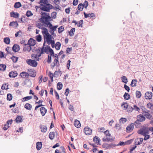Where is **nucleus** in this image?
Returning <instances> with one entry per match:
<instances>
[{
	"label": "nucleus",
	"instance_id": "obj_41",
	"mask_svg": "<svg viewBox=\"0 0 153 153\" xmlns=\"http://www.w3.org/2000/svg\"><path fill=\"white\" fill-rule=\"evenodd\" d=\"M75 30V29H71L70 31L68 32L69 33V35L70 36H72L74 35Z\"/></svg>",
	"mask_w": 153,
	"mask_h": 153
},
{
	"label": "nucleus",
	"instance_id": "obj_13",
	"mask_svg": "<svg viewBox=\"0 0 153 153\" xmlns=\"http://www.w3.org/2000/svg\"><path fill=\"white\" fill-rule=\"evenodd\" d=\"M145 119V117L141 114L138 115L137 117V120L140 122L143 121Z\"/></svg>",
	"mask_w": 153,
	"mask_h": 153
},
{
	"label": "nucleus",
	"instance_id": "obj_25",
	"mask_svg": "<svg viewBox=\"0 0 153 153\" xmlns=\"http://www.w3.org/2000/svg\"><path fill=\"white\" fill-rule=\"evenodd\" d=\"M9 25L13 26L14 28H16L18 25V24L17 22H13L10 23Z\"/></svg>",
	"mask_w": 153,
	"mask_h": 153
},
{
	"label": "nucleus",
	"instance_id": "obj_45",
	"mask_svg": "<svg viewBox=\"0 0 153 153\" xmlns=\"http://www.w3.org/2000/svg\"><path fill=\"white\" fill-rule=\"evenodd\" d=\"M109 144L107 143H104L102 145V147L106 149H109Z\"/></svg>",
	"mask_w": 153,
	"mask_h": 153
},
{
	"label": "nucleus",
	"instance_id": "obj_3",
	"mask_svg": "<svg viewBox=\"0 0 153 153\" xmlns=\"http://www.w3.org/2000/svg\"><path fill=\"white\" fill-rule=\"evenodd\" d=\"M26 62L28 65L34 67H36L38 64V63L36 61L31 59H28Z\"/></svg>",
	"mask_w": 153,
	"mask_h": 153
},
{
	"label": "nucleus",
	"instance_id": "obj_15",
	"mask_svg": "<svg viewBox=\"0 0 153 153\" xmlns=\"http://www.w3.org/2000/svg\"><path fill=\"white\" fill-rule=\"evenodd\" d=\"M29 76L32 77H35L36 76V72L34 70H30L29 71Z\"/></svg>",
	"mask_w": 153,
	"mask_h": 153
},
{
	"label": "nucleus",
	"instance_id": "obj_56",
	"mask_svg": "<svg viewBox=\"0 0 153 153\" xmlns=\"http://www.w3.org/2000/svg\"><path fill=\"white\" fill-rule=\"evenodd\" d=\"M6 51H7L8 53L10 54H12L11 51L10 49V47H7L6 49Z\"/></svg>",
	"mask_w": 153,
	"mask_h": 153
},
{
	"label": "nucleus",
	"instance_id": "obj_11",
	"mask_svg": "<svg viewBox=\"0 0 153 153\" xmlns=\"http://www.w3.org/2000/svg\"><path fill=\"white\" fill-rule=\"evenodd\" d=\"M18 75V74L16 71H13L10 72L9 76L10 78H15Z\"/></svg>",
	"mask_w": 153,
	"mask_h": 153
},
{
	"label": "nucleus",
	"instance_id": "obj_31",
	"mask_svg": "<svg viewBox=\"0 0 153 153\" xmlns=\"http://www.w3.org/2000/svg\"><path fill=\"white\" fill-rule=\"evenodd\" d=\"M22 6V4L20 2H16L14 6V7L16 8H19Z\"/></svg>",
	"mask_w": 153,
	"mask_h": 153
},
{
	"label": "nucleus",
	"instance_id": "obj_58",
	"mask_svg": "<svg viewBox=\"0 0 153 153\" xmlns=\"http://www.w3.org/2000/svg\"><path fill=\"white\" fill-rule=\"evenodd\" d=\"M124 88L128 92L130 91V88L126 84H125L124 85Z\"/></svg>",
	"mask_w": 153,
	"mask_h": 153
},
{
	"label": "nucleus",
	"instance_id": "obj_23",
	"mask_svg": "<svg viewBox=\"0 0 153 153\" xmlns=\"http://www.w3.org/2000/svg\"><path fill=\"white\" fill-rule=\"evenodd\" d=\"M43 24L41 23H38L36 24V26L39 29H46L43 27Z\"/></svg>",
	"mask_w": 153,
	"mask_h": 153
},
{
	"label": "nucleus",
	"instance_id": "obj_51",
	"mask_svg": "<svg viewBox=\"0 0 153 153\" xmlns=\"http://www.w3.org/2000/svg\"><path fill=\"white\" fill-rule=\"evenodd\" d=\"M56 14L57 13L56 12H52L51 15V18L53 19H55L56 17Z\"/></svg>",
	"mask_w": 153,
	"mask_h": 153
},
{
	"label": "nucleus",
	"instance_id": "obj_38",
	"mask_svg": "<svg viewBox=\"0 0 153 153\" xmlns=\"http://www.w3.org/2000/svg\"><path fill=\"white\" fill-rule=\"evenodd\" d=\"M22 118L20 116H18V117L16 118L15 121L17 123H19L21 122Z\"/></svg>",
	"mask_w": 153,
	"mask_h": 153
},
{
	"label": "nucleus",
	"instance_id": "obj_40",
	"mask_svg": "<svg viewBox=\"0 0 153 153\" xmlns=\"http://www.w3.org/2000/svg\"><path fill=\"white\" fill-rule=\"evenodd\" d=\"M31 58L33 59H36V60L39 61V58L37 57V54H33L31 55Z\"/></svg>",
	"mask_w": 153,
	"mask_h": 153
},
{
	"label": "nucleus",
	"instance_id": "obj_4",
	"mask_svg": "<svg viewBox=\"0 0 153 153\" xmlns=\"http://www.w3.org/2000/svg\"><path fill=\"white\" fill-rule=\"evenodd\" d=\"M42 33L45 39L50 37H52L51 35L48 33V29H43Z\"/></svg>",
	"mask_w": 153,
	"mask_h": 153
},
{
	"label": "nucleus",
	"instance_id": "obj_44",
	"mask_svg": "<svg viewBox=\"0 0 153 153\" xmlns=\"http://www.w3.org/2000/svg\"><path fill=\"white\" fill-rule=\"evenodd\" d=\"M11 58L12 59V61L14 63H16L18 61V57L14 56H13Z\"/></svg>",
	"mask_w": 153,
	"mask_h": 153
},
{
	"label": "nucleus",
	"instance_id": "obj_24",
	"mask_svg": "<svg viewBox=\"0 0 153 153\" xmlns=\"http://www.w3.org/2000/svg\"><path fill=\"white\" fill-rule=\"evenodd\" d=\"M123 97L125 100H128L130 98V96L128 93L125 92L124 94Z\"/></svg>",
	"mask_w": 153,
	"mask_h": 153
},
{
	"label": "nucleus",
	"instance_id": "obj_27",
	"mask_svg": "<svg viewBox=\"0 0 153 153\" xmlns=\"http://www.w3.org/2000/svg\"><path fill=\"white\" fill-rule=\"evenodd\" d=\"M128 104L127 102H123L121 105V106L124 110H126L128 107Z\"/></svg>",
	"mask_w": 153,
	"mask_h": 153
},
{
	"label": "nucleus",
	"instance_id": "obj_19",
	"mask_svg": "<svg viewBox=\"0 0 153 153\" xmlns=\"http://www.w3.org/2000/svg\"><path fill=\"white\" fill-rule=\"evenodd\" d=\"M100 138L97 136H95L93 138V141L95 142V143L97 145H100Z\"/></svg>",
	"mask_w": 153,
	"mask_h": 153
},
{
	"label": "nucleus",
	"instance_id": "obj_36",
	"mask_svg": "<svg viewBox=\"0 0 153 153\" xmlns=\"http://www.w3.org/2000/svg\"><path fill=\"white\" fill-rule=\"evenodd\" d=\"M63 85L62 82H59L57 84V89L59 90H60L62 88Z\"/></svg>",
	"mask_w": 153,
	"mask_h": 153
},
{
	"label": "nucleus",
	"instance_id": "obj_16",
	"mask_svg": "<svg viewBox=\"0 0 153 153\" xmlns=\"http://www.w3.org/2000/svg\"><path fill=\"white\" fill-rule=\"evenodd\" d=\"M40 111L42 116H44L47 112V110L45 107H42L40 108Z\"/></svg>",
	"mask_w": 153,
	"mask_h": 153
},
{
	"label": "nucleus",
	"instance_id": "obj_18",
	"mask_svg": "<svg viewBox=\"0 0 153 153\" xmlns=\"http://www.w3.org/2000/svg\"><path fill=\"white\" fill-rule=\"evenodd\" d=\"M10 16L11 17L16 18L18 17L19 14L18 13H15L13 12H11L10 13Z\"/></svg>",
	"mask_w": 153,
	"mask_h": 153
},
{
	"label": "nucleus",
	"instance_id": "obj_54",
	"mask_svg": "<svg viewBox=\"0 0 153 153\" xmlns=\"http://www.w3.org/2000/svg\"><path fill=\"white\" fill-rule=\"evenodd\" d=\"M126 119L121 118L120 120V122L122 123H124L126 121Z\"/></svg>",
	"mask_w": 153,
	"mask_h": 153
},
{
	"label": "nucleus",
	"instance_id": "obj_26",
	"mask_svg": "<svg viewBox=\"0 0 153 153\" xmlns=\"http://www.w3.org/2000/svg\"><path fill=\"white\" fill-rule=\"evenodd\" d=\"M40 128L41 129V131L43 132H45L47 128V126L44 125L40 126Z\"/></svg>",
	"mask_w": 153,
	"mask_h": 153
},
{
	"label": "nucleus",
	"instance_id": "obj_49",
	"mask_svg": "<svg viewBox=\"0 0 153 153\" xmlns=\"http://www.w3.org/2000/svg\"><path fill=\"white\" fill-rule=\"evenodd\" d=\"M128 108V112H131L133 110H134V108L133 107L131 106L130 105H128V107L127 108Z\"/></svg>",
	"mask_w": 153,
	"mask_h": 153
},
{
	"label": "nucleus",
	"instance_id": "obj_39",
	"mask_svg": "<svg viewBox=\"0 0 153 153\" xmlns=\"http://www.w3.org/2000/svg\"><path fill=\"white\" fill-rule=\"evenodd\" d=\"M6 66L5 65L0 64V70L4 71L5 70Z\"/></svg>",
	"mask_w": 153,
	"mask_h": 153
},
{
	"label": "nucleus",
	"instance_id": "obj_61",
	"mask_svg": "<svg viewBox=\"0 0 153 153\" xmlns=\"http://www.w3.org/2000/svg\"><path fill=\"white\" fill-rule=\"evenodd\" d=\"M134 110L136 111H137L138 112H139L140 110V108L135 105H134Z\"/></svg>",
	"mask_w": 153,
	"mask_h": 153
},
{
	"label": "nucleus",
	"instance_id": "obj_57",
	"mask_svg": "<svg viewBox=\"0 0 153 153\" xmlns=\"http://www.w3.org/2000/svg\"><path fill=\"white\" fill-rule=\"evenodd\" d=\"M41 51L39 53V54L38 55H37V57H38L41 56L42 54L44 53L43 48H41Z\"/></svg>",
	"mask_w": 153,
	"mask_h": 153
},
{
	"label": "nucleus",
	"instance_id": "obj_48",
	"mask_svg": "<svg viewBox=\"0 0 153 153\" xmlns=\"http://www.w3.org/2000/svg\"><path fill=\"white\" fill-rule=\"evenodd\" d=\"M26 15L27 17H29L32 16L33 15V14L32 13L31 11L30 10H28L27 12Z\"/></svg>",
	"mask_w": 153,
	"mask_h": 153
},
{
	"label": "nucleus",
	"instance_id": "obj_20",
	"mask_svg": "<svg viewBox=\"0 0 153 153\" xmlns=\"http://www.w3.org/2000/svg\"><path fill=\"white\" fill-rule=\"evenodd\" d=\"M74 125L77 128H79L81 126L80 122L77 120H75L74 123Z\"/></svg>",
	"mask_w": 153,
	"mask_h": 153
},
{
	"label": "nucleus",
	"instance_id": "obj_63",
	"mask_svg": "<svg viewBox=\"0 0 153 153\" xmlns=\"http://www.w3.org/2000/svg\"><path fill=\"white\" fill-rule=\"evenodd\" d=\"M51 37H50L48 38H47V39H46V41L47 42V43L48 45H50L51 44Z\"/></svg>",
	"mask_w": 153,
	"mask_h": 153
},
{
	"label": "nucleus",
	"instance_id": "obj_60",
	"mask_svg": "<svg viewBox=\"0 0 153 153\" xmlns=\"http://www.w3.org/2000/svg\"><path fill=\"white\" fill-rule=\"evenodd\" d=\"M83 24V20H80L79 22L78 23V24H77V26L78 27H82V25Z\"/></svg>",
	"mask_w": 153,
	"mask_h": 153
},
{
	"label": "nucleus",
	"instance_id": "obj_47",
	"mask_svg": "<svg viewBox=\"0 0 153 153\" xmlns=\"http://www.w3.org/2000/svg\"><path fill=\"white\" fill-rule=\"evenodd\" d=\"M7 84L5 83H4V84L2 85V86L1 87V89L2 90H7L8 89V85L7 86V88H5V86H6Z\"/></svg>",
	"mask_w": 153,
	"mask_h": 153
},
{
	"label": "nucleus",
	"instance_id": "obj_1",
	"mask_svg": "<svg viewBox=\"0 0 153 153\" xmlns=\"http://www.w3.org/2000/svg\"><path fill=\"white\" fill-rule=\"evenodd\" d=\"M42 17L40 19V22L44 24V25H46L49 23L50 21L52 20L51 17L49 16V13L45 12H42Z\"/></svg>",
	"mask_w": 153,
	"mask_h": 153
},
{
	"label": "nucleus",
	"instance_id": "obj_6",
	"mask_svg": "<svg viewBox=\"0 0 153 153\" xmlns=\"http://www.w3.org/2000/svg\"><path fill=\"white\" fill-rule=\"evenodd\" d=\"M146 117L147 119L149 120H151L152 119V116L149 114V110L147 111L144 113H142Z\"/></svg>",
	"mask_w": 153,
	"mask_h": 153
},
{
	"label": "nucleus",
	"instance_id": "obj_29",
	"mask_svg": "<svg viewBox=\"0 0 153 153\" xmlns=\"http://www.w3.org/2000/svg\"><path fill=\"white\" fill-rule=\"evenodd\" d=\"M137 82V80L136 79H133L130 84L131 86L132 87L136 86Z\"/></svg>",
	"mask_w": 153,
	"mask_h": 153
},
{
	"label": "nucleus",
	"instance_id": "obj_17",
	"mask_svg": "<svg viewBox=\"0 0 153 153\" xmlns=\"http://www.w3.org/2000/svg\"><path fill=\"white\" fill-rule=\"evenodd\" d=\"M25 46V47H24L23 49V51H24L25 52L26 51H28V52H30L31 50V46L30 45H27Z\"/></svg>",
	"mask_w": 153,
	"mask_h": 153
},
{
	"label": "nucleus",
	"instance_id": "obj_5",
	"mask_svg": "<svg viewBox=\"0 0 153 153\" xmlns=\"http://www.w3.org/2000/svg\"><path fill=\"white\" fill-rule=\"evenodd\" d=\"M36 41L34 40L32 38H30L29 40L28 41V42L27 44H25L24 45L26 46L27 45H30L31 46H34L35 44Z\"/></svg>",
	"mask_w": 153,
	"mask_h": 153
},
{
	"label": "nucleus",
	"instance_id": "obj_2",
	"mask_svg": "<svg viewBox=\"0 0 153 153\" xmlns=\"http://www.w3.org/2000/svg\"><path fill=\"white\" fill-rule=\"evenodd\" d=\"M40 9L43 11L49 12L50 10L52 9L53 6L51 4H40Z\"/></svg>",
	"mask_w": 153,
	"mask_h": 153
},
{
	"label": "nucleus",
	"instance_id": "obj_12",
	"mask_svg": "<svg viewBox=\"0 0 153 153\" xmlns=\"http://www.w3.org/2000/svg\"><path fill=\"white\" fill-rule=\"evenodd\" d=\"M46 24V25H45V26L48 27L49 29H56L58 27V26L57 25L53 26L50 23V22Z\"/></svg>",
	"mask_w": 153,
	"mask_h": 153
},
{
	"label": "nucleus",
	"instance_id": "obj_7",
	"mask_svg": "<svg viewBox=\"0 0 153 153\" xmlns=\"http://www.w3.org/2000/svg\"><path fill=\"white\" fill-rule=\"evenodd\" d=\"M152 92L147 91L145 94V97L146 99L150 100L152 99Z\"/></svg>",
	"mask_w": 153,
	"mask_h": 153
},
{
	"label": "nucleus",
	"instance_id": "obj_50",
	"mask_svg": "<svg viewBox=\"0 0 153 153\" xmlns=\"http://www.w3.org/2000/svg\"><path fill=\"white\" fill-rule=\"evenodd\" d=\"M147 107L153 110V104L149 102L147 104Z\"/></svg>",
	"mask_w": 153,
	"mask_h": 153
},
{
	"label": "nucleus",
	"instance_id": "obj_52",
	"mask_svg": "<svg viewBox=\"0 0 153 153\" xmlns=\"http://www.w3.org/2000/svg\"><path fill=\"white\" fill-rule=\"evenodd\" d=\"M83 5V8L84 7L85 8H87V7L88 6V2L87 1L85 0Z\"/></svg>",
	"mask_w": 153,
	"mask_h": 153
},
{
	"label": "nucleus",
	"instance_id": "obj_37",
	"mask_svg": "<svg viewBox=\"0 0 153 153\" xmlns=\"http://www.w3.org/2000/svg\"><path fill=\"white\" fill-rule=\"evenodd\" d=\"M41 49L40 48H34L33 49L32 51L33 52H36L37 53H39L41 51Z\"/></svg>",
	"mask_w": 153,
	"mask_h": 153
},
{
	"label": "nucleus",
	"instance_id": "obj_34",
	"mask_svg": "<svg viewBox=\"0 0 153 153\" xmlns=\"http://www.w3.org/2000/svg\"><path fill=\"white\" fill-rule=\"evenodd\" d=\"M55 136L54 133L53 132H51L49 135V138L51 140H52L53 139L54 137Z\"/></svg>",
	"mask_w": 153,
	"mask_h": 153
},
{
	"label": "nucleus",
	"instance_id": "obj_59",
	"mask_svg": "<svg viewBox=\"0 0 153 153\" xmlns=\"http://www.w3.org/2000/svg\"><path fill=\"white\" fill-rule=\"evenodd\" d=\"M47 62L48 64L50 63L51 62V56H50L49 55H48V58Z\"/></svg>",
	"mask_w": 153,
	"mask_h": 153
},
{
	"label": "nucleus",
	"instance_id": "obj_43",
	"mask_svg": "<svg viewBox=\"0 0 153 153\" xmlns=\"http://www.w3.org/2000/svg\"><path fill=\"white\" fill-rule=\"evenodd\" d=\"M13 97L10 94H8L7 95V100L10 101L12 99Z\"/></svg>",
	"mask_w": 153,
	"mask_h": 153
},
{
	"label": "nucleus",
	"instance_id": "obj_22",
	"mask_svg": "<svg viewBox=\"0 0 153 153\" xmlns=\"http://www.w3.org/2000/svg\"><path fill=\"white\" fill-rule=\"evenodd\" d=\"M42 143L41 142H38L36 143V149L38 150H40L42 147Z\"/></svg>",
	"mask_w": 153,
	"mask_h": 153
},
{
	"label": "nucleus",
	"instance_id": "obj_8",
	"mask_svg": "<svg viewBox=\"0 0 153 153\" xmlns=\"http://www.w3.org/2000/svg\"><path fill=\"white\" fill-rule=\"evenodd\" d=\"M92 130L88 127H85L84 129V132L86 135H90L92 133Z\"/></svg>",
	"mask_w": 153,
	"mask_h": 153
},
{
	"label": "nucleus",
	"instance_id": "obj_35",
	"mask_svg": "<svg viewBox=\"0 0 153 153\" xmlns=\"http://www.w3.org/2000/svg\"><path fill=\"white\" fill-rule=\"evenodd\" d=\"M61 43L59 42H57L55 44V48L56 50H59L60 48Z\"/></svg>",
	"mask_w": 153,
	"mask_h": 153
},
{
	"label": "nucleus",
	"instance_id": "obj_9",
	"mask_svg": "<svg viewBox=\"0 0 153 153\" xmlns=\"http://www.w3.org/2000/svg\"><path fill=\"white\" fill-rule=\"evenodd\" d=\"M134 124L132 123L129 125L126 128V132H129L132 131L134 128Z\"/></svg>",
	"mask_w": 153,
	"mask_h": 153
},
{
	"label": "nucleus",
	"instance_id": "obj_33",
	"mask_svg": "<svg viewBox=\"0 0 153 153\" xmlns=\"http://www.w3.org/2000/svg\"><path fill=\"white\" fill-rule=\"evenodd\" d=\"M32 107V105L28 103L26 104L25 105V108L27 110H30Z\"/></svg>",
	"mask_w": 153,
	"mask_h": 153
},
{
	"label": "nucleus",
	"instance_id": "obj_21",
	"mask_svg": "<svg viewBox=\"0 0 153 153\" xmlns=\"http://www.w3.org/2000/svg\"><path fill=\"white\" fill-rule=\"evenodd\" d=\"M51 49L50 47L48 45H46L45 47L44 50V53H46L47 54L48 53V52L50 49Z\"/></svg>",
	"mask_w": 153,
	"mask_h": 153
},
{
	"label": "nucleus",
	"instance_id": "obj_14",
	"mask_svg": "<svg viewBox=\"0 0 153 153\" xmlns=\"http://www.w3.org/2000/svg\"><path fill=\"white\" fill-rule=\"evenodd\" d=\"M29 76V74L25 72H23L21 73L20 74V76L21 77L23 78H28Z\"/></svg>",
	"mask_w": 153,
	"mask_h": 153
},
{
	"label": "nucleus",
	"instance_id": "obj_62",
	"mask_svg": "<svg viewBox=\"0 0 153 153\" xmlns=\"http://www.w3.org/2000/svg\"><path fill=\"white\" fill-rule=\"evenodd\" d=\"M133 139H131L129 140H128L125 142V145L126 144H130L133 141Z\"/></svg>",
	"mask_w": 153,
	"mask_h": 153
},
{
	"label": "nucleus",
	"instance_id": "obj_64",
	"mask_svg": "<svg viewBox=\"0 0 153 153\" xmlns=\"http://www.w3.org/2000/svg\"><path fill=\"white\" fill-rule=\"evenodd\" d=\"M27 19L25 18V17H23L19 19L20 21H21L22 22H24L25 21L27 20Z\"/></svg>",
	"mask_w": 153,
	"mask_h": 153
},
{
	"label": "nucleus",
	"instance_id": "obj_30",
	"mask_svg": "<svg viewBox=\"0 0 153 153\" xmlns=\"http://www.w3.org/2000/svg\"><path fill=\"white\" fill-rule=\"evenodd\" d=\"M4 42L6 44H9L10 43V40L9 37H5L4 39Z\"/></svg>",
	"mask_w": 153,
	"mask_h": 153
},
{
	"label": "nucleus",
	"instance_id": "obj_46",
	"mask_svg": "<svg viewBox=\"0 0 153 153\" xmlns=\"http://www.w3.org/2000/svg\"><path fill=\"white\" fill-rule=\"evenodd\" d=\"M83 4L82 3L79 4L78 6L77 9L79 10H83Z\"/></svg>",
	"mask_w": 153,
	"mask_h": 153
},
{
	"label": "nucleus",
	"instance_id": "obj_28",
	"mask_svg": "<svg viewBox=\"0 0 153 153\" xmlns=\"http://www.w3.org/2000/svg\"><path fill=\"white\" fill-rule=\"evenodd\" d=\"M121 79L122 80V81L125 84H126L128 82V79L126 76H123L121 77Z\"/></svg>",
	"mask_w": 153,
	"mask_h": 153
},
{
	"label": "nucleus",
	"instance_id": "obj_10",
	"mask_svg": "<svg viewBox=\"0 0 153 153\" xmlns=\"http://www.w3.org/2000/svg\"><path fill=\"white\" fill-rule=\"evenodd\" d=\"M12 49L14 52H16L19 50V46L16 44H14L12 47Z\"/></svg>",
	"mask_w": 153,
	"mask_h": 153
},
{
	"label": "nucleus",
	"instance_id": "obj_55",
	"mask_svg": "<svg viewBox=\"0 0 153 153\" xmlns=\"http://www.w3.org/2000/svg\"><path fill=\"white\" fill-rule=\"evenodd\" d=\"M36 39L38 42H40L42 40V37L40 35H37L36 36Z\"/></svg>",
	"mask_w": 153,
	"mask_h": 153
},
{
	"label": "nucleus",
	"instance_id": "obj_53",
	"mask_svg": "<svg viewBox=\"0 0 153 153\" xmlns=\"http://www.w3.org/2000/svg\"><path fill=\"white\" fill-rule=\"evenodd\" d=\"M109 149H110L116 147L117 146V144L111 143L109 144Z\"/></svg>",
	"mask_w": 153,
	"mask_h": 153
},
{
	"label": "nucleus",
	"instance_id": "obj_32",
	"mask_svg": "<svg viewBox=\"0 0 153 153\" xmlns=\"http://www.w3.org/2000/svg\"><path fill=\"white\" fill-rule=\"evenodd\" d=\"M32 98V97L31 96L26 97L22 99V102H24L26 101L29 100Z\"/></svg>",
	"mask_w": 153,
	"mask_h": 153
},
{
	"label": "nucleus",
	"instance_id": "obj_42",
	"mask_svg": "<svg viewBox=\"0 0 153 153\" xmlns=\"http://www.w3.org/2000/svg\"><path fill=\"white\" fill-rule=\"evenodd\" d=\"M136 97L137 98H140L141 96V94L140 91H136Z\"/></svg>",
	"mask_w": 153,
	"mask_h": 153
}]
</instances>
